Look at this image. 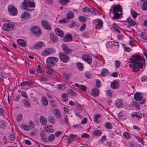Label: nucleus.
Segmentation results:
<instances>
[{
	"mask_svg": "<svg viewBox=\"0 0 147 147\" xmlns=\"http://www.w3.org/2000/svg\"><path fill=\"white\" fill-rule=\"evenodd\" d=\"M130 61L132 64L130 65V67L131 68L133 66L132 69L133 71L136 72L137 70L139 71V68L142 69L144 65V62L145 60L139 55H133L130 58Z\"/></svg>",
	"mask_w": 147,
	"mask_h": 147,
	"instance_id": "1",
	"label": "nucleus"
},
{
	"mask_svg": "<svg viewBox=\"0 0 147 147\" xmlns=\"http://www.w3.org/2000/svg\"><path fill=\"white\" fill-rule=\"evenodd\" d=\"M113 13L114 14L113 18L114 19L119 18L121 15V12L122 11L121 7L119 4L113 6Z\"/></svg>",
	"mask_w": 147,
	"mask_h": 147,
	"instance_id": "2",
	"label": "nucleus"
},
{
	"mask_svg": "<svg viewBox=\"0 0 147 147\" xmlns=\"http://www.w3.org/2000/svg\"><path fill=\"white\" fill-rule=\"evenodd\" d=\"M21 6L25 10H27L28 11H33L34 9H30L29 7H34L35 3L29 0H24L21 4Z\"/></svg>",
	"mask_w": 147,
	"mask_h": 147,
	"instance_id": "3",
	"label": "nucleus"
},
{
	"mask_svg": "<svg viewBox=\"0 0 147 147\" xmlns=\"http://www.w3.org/2000/svg\"><path fill=\"white\" fill-rule=\"evenodd\" d=\"M54 61L56 62H57L58 61V58L53 57H49L46 61L47 65H49L50 67L54 66L55 64V63Z\"/></svg>",
	"mask_w": 147,
	"mask_h": 147,
	"instance_id": "4",
	"label": "nucleus"
},
{
	"mask_svg": "<svg viewBox=\"0 0 147 147\" xmlns=\"http://www.w3.org/2000/svg\"><path fill=\"white\" fill-rule=\"evenodd\" d=\"M59 58L63 63H67L69 61L70 57L66 54L59 53Z\"/></svg>",
	"mask_w": 147,
	"mask_h": 147,
	"instance_id": "5",
	"label": "nucleus"
},
{
	"mask_svg": "<svg viewBox=\"0 0 147 147\" xmlns=\"http://www.w3.org/2000/svg\"><path fill=\"white\" fill-rule=\"evenodd\" d=\"M30 30L34 34L38 36H39L41 34L40 28L36 26L30 28Z\"/></svg>",
	"mask_w": 147,
	"mask_h": 147,
	"instance_id": "6",
	"label": "nucleus"
},
{
	"mask_svg": "<svg viewBox=\"0 0 147 147\" xmlns=\"http://www.w3.org/2000/svg\"><path fill=\"white\" fill-rule=\"evenodd\" d=\"M8 9L9 12L12 16H15L18 13V11L16 8L13 5H10L8 7Z\"/></svg>",
	"mask_w": 147,
	"mask_h": 147,
	"instance_id": "7",
	"label": "nucleus"
},
{
	"mask_svg": "<svg viewBox=\"0 0 147 147\" xmlns=\"http://www.w3.org/2000/svg\"><path fill=\"white\" fill-rule=\"evenodd\" d=\"M14 26L13 24L11 23H5L3 25V30L6 31H9L10 30L12 29Z\"/></svg>",
	"mask_w": 147,
	"mask_h": 147,
	"instance_id": "8",
	"label": "nucleus"
},
{
	"mask_svg": "<svg viewBox=\"0 0 147 147\" xmlns=\"http://www.w3.org/2000/svg\"><path fill=\"white\" fill-rule=\"evenodd\" d=\"M62 49L64 52L66 54H69L72 52V50L69 49L68 47L65 44L62 45Z\"/></svg>",
	"mask_w": 147,
	"mask_h": 147,
	"instance_id": "9",
	"label": "nucleus"
},
{
	"mask_svg": "<svg viewBox=\"0 0 147 147\" xmlns=\"http://www.w3.org/2000/svg\"><path fill=\"white\" fill-rule=\"evenodd\" d=\"M54 51L53 49L47 48L42 53L43 56H45L47 55H49L53 53Z\"/></svg>",
	"mask_w": 147,
	"mask_h": 147,
	"instance_id": "10",
	"label": "nucleus"
},
{
	"mask_svg": "<svg viewBox=\"0 0 147 147\" xmlns=\"http://www.w3.org/2000/svg\"><path fill=\"white\" fill-rule=\"evenodd\" d=\"M82 58L88 63L90 64L92 63V58L90 56L87 55H83L82 56Z\"/></svg>",
	"mask_w": 147,
	"mask_h": 147,
	"instance_id": "11",
	"label": "nucleus"
},
{
	"mask_svg": "<svg viewBox=\"0 0 147 147\" xmlns=\"http://www.w3.org/2000/svg\"><path fill=\"white\" fill-rule=\"evenodd\" d=\"M42 23L43 27L45 29L50 30H51V27L47 21H41Z\"/></svg>",
	"mask_w": 147,
	"mask_h": 147,
	"instance_id": "12",
	"label": "nucleus"
},
{
	"mask_svg": "<svg viewBox=\"0 0 147 147\" xmlns=\"http://www.w3.org/2000/svg\"><path fill=\"white\" fill-rule=\"evenodd\" d=\"M44 128L46 132L52 133L54 131V129L53 126L51 125H47L44 127Z\"/></svg>",
	"mask_w": 147,
	"mask_h": 147,
	"instance_id": "13",
	"label": "nucleus"
},
{
	"mask_svg": "<svg viewBox=\"0 0 147 147\" xmlns=\"http://www.w3.org/2000/svg\"><path fill=\"white\" fill-rule=\"evenodd\" d=\"M134 98L136 101H140L142 98V94L140 93H136L134 94Z\"/></svg>",
	"mask_w": 147,
	"mask_h": 147,
	"instance_id": "14",
	"label": "nucleus"
},
{
	"mask_svg": "<svg viewBox=\"0 0 147 147\" xmlns=\"http://www.w3.org/2000/svg\"><path fill=\"white\" fill-rule=\"evenodd\" d=\"M63 40L65 42H66L71 41L72 40V35L70 34L66 35L63 38Z\"/></svg>",
	"mask_w": 147,
	"mask_h": 147,
	"instance_id": "15",
	"label": "nucleus"
},
{
	"mask_svg": "<svg viewBox=\"0 0 147 147\" xmlns=\"http://www.w3.org/2000/svg\"><path fill=\"white\" fill-rule=\"evenodd\" d=\"M96 20L98 21V24L96 25L95 28L98 30L100 29L103 26V22L100 19H96Z\"/></svg>",
	"mask_w": 147,
	"mask_h": 147,
	"instance_id": "16",
	"label": "nucleus"
},
{
	"mask_svg": "<svg viewBox=\"0 0 147 147\" xmlns=\"http://www.w3.org/2000/svg\"><path fill=\"white\" fill-rule=\"evenodd\" d=\"M40 136L41 140L44 142H48L46 133L44 131H42L40 133Z\"/></svg>",
	"mask_w": 147,
	"mask_h": 147,
	"instance_id": "17",
	"label": "nucleus"
},
{
	"mask_svg": "<svg viewBox=\"0 0 147 147\" xmlns=\"http://www.w3.org/2000/svg\"><path fill=\"white\" fill-rule=\"evenodd\" d=\"M91 92L93 96H97L99 94V91L98 89V88H93L91 90Z\"/></svg>",
	"mask_w": 147,
	"mask_h": 147,
	"instance_id": "18",
	"label": "nucleus"
},
{
	"mask_svg": "<svg viewBox=\"0 0 147 147\" xmlns=\"http://www.w3.org/2000/svg\"><path fill=\"white\" fill-rule=\"evenodd\" d=\"M123 104V101L120 99L117 100L115 102V105L117 107L120 108L122 107Z\"/></svg>",
	"mask_w": 147,
	"mask_h": 147,
	"instance_id": "19",
	"label": "nucleus"
},
{
	"mask_svg": "<svg viewBox=\"0 0 147 147\" xmlns=\"http://www.w3.org/2000/svg\"><path fill=\"white\" fill-rule=\"evenodd\" d=\"M55 30L57 35L60 36H63L64 34V32L58 28H55Z\"/></svg>",
	"mask_w": 147,
	"mask_h": 147,
	"instance_id": "20",
	"label": "nucleus"
},
{
	"mask_svg": "<svg viewBox=\"0 0 147 147\" xmlns=\"http://www.w3.org/2000/svg\"><path fill=\"white\" fill-rule=\"evenodd\" d=\"M17 42L18 44L22 47H24L26 46V42L23 40L21 39H19L17 40Z\"/></svg>",
	"mask_w": 147,
	"mask_h": 147,
	"instance_id": "21",
	"label": "nucleus"
},
{
	"mask_svg": "<svg viewBox=\"0 0 147 147\" xmlns=\"http://www.w3.org/2000/svg\"><path fill=\"white\" fill-rule=\"evenodd\" d=\"M54 115L56 117L58 118H61V113L60 111L57 109H55L54 110Z\"/></svg>",
	"mask_w": 147,
	"mask_h": 147,
	"instance_id": "22",
	"label": "nucleus"
},
{
	"mask_svg": "<svg viewBox=\"0 0 147 147\" xmlns=\"http://www.w3.org/2000/svg\"><path fill=\"white\" fill-rule=\"evenodd\" d=\"M30 13L25 12L22 14L21 16V18L24 20H28L30 17Z\"/></svg>",
	"mask_w": 147,
	"mask_h": 147,
	"instance_id": "23",
	"label": "nucleus"
},
{
	"mask_svg": "<svg viewBox=\"0 0 147 147\" xmlns=\"http://www.w3.org/2000/svg\"><path fill=\"white\" fill-rule=\"evenodd\" d=\"M50 35L52 42H57L58 41V40L57 36L53 33H50Z\"/></svg>",
	"mask_w": 147,
	"mask_h": 147,
	"instance_id": "24",
	"label": "nucleus"
},
{
	"mask_svg": "<svg viewBox=\"0 0 147 147\" xmlns=\"http://www.w3.org/2000/svg\"><path fill=\"white\" fill-rule=\"evenodd\" d=\"M33 82L30 80L27 81H24L20 84V86H22L27 85L28 86H30L31 85L33 84Z\"/></svg>",
	"mask_w": 147,
	"mask_h": 147,
	"instance_id": "25",
	"label": "nucleus"
},
{
	"mask_svg": "<svg viewBox=\"0 0 147 147\" xmlns=\"http://www.w3.org/2000/svg\"><path fill=\"white\" fill-rule=\"evenodd\" d=\"M40 120L41 123L45 125L47 123V119L43 116L40 117Z\"/></svg>",
	"mask_w": 147,
	"mask_h": 147,
	"instance_id": "26",
	"label": "nucleus"
},
{
	"mask_svg": "<svg viewBox=\"0 0 147 147\" xmlns=\"http://www.w3.org/2000/svg\"><path fill=\"white\" fill-rule=\"evenodd\" d=\"M41 102L42 105L44 106H46L48 104V102L47 98L43 96L42 97Z\"/></svg>",
	"mask_w": 147,
	"mask_h": 147,
	"instance_id": "27",
	"label": "nucleus"
},
{
	"mask_svg": "<svg viewBox=\"0 0 147 147\" xmlns=\"http://www.w3.org/2000/svg\"><path fill=\"white\" fill-rule=\"evenodd\" d=\"M124 116V114L121 112H119L118 115L117 117H118L119 119L121 120H125L126 119V117H123Z\"/></svg>",
	"mask_w": 147,
	"mask_h": 147,
	"instance_id": "28",
	"label": "nucleus"
},
{
	"mask_svg": "<svg viewBox=\"0 0 147 147\" xmlns=\"http://www.w3.org/2000/svg\"><path fill=\"white\" fill-rule=\"evenodd\" d=\"M23 103L25 107L29 108L31 106L30 102L27 99H24L23 100Z\"/></svg>",
	"mask_w": 147,
	"mask_h": 147,
	"instance_id": "29",
	"label": "nucleus"
},
{
	"mask_svg": "<svg viewBox=\"0 0 147 147\" xmlns=\"http://www.w3.org/2000/svg\"><path fill=\"white\" fill-rule=\"evenodd\" d=\"M119 86L118 83L115 81L114 82L112 83L111 85V86L113 89H115L117 88Z\"/></svg>",
	"mask_w": 147,
	"mask_h": 147,
	"instance_id": "30",
	"label": "nucleus"
},
{
	"mask_svg": "<svg viewBox=\"0 0 147 147\" xmlns=\"http://www.w3.org/2000/svg\"><path fill=\"white\" fill-rule=\"evenodd\" d=\"M21 127L26 131H29L30 130V126L27 125H25L22 124L20 125Z\"/></svg>",
	"mask_w": 147,
	"mask_h": 147,
	"instance_id": "31",
	"label": "nucleus"
},
{
	"mask_svg": "<svg viewBox=\"0 0 147 147\" xmlns=\"http://www.w3.org/2000/svg\"><path fill=\"white\" fill-rule=\"evenodd\" d=\"M102 133V132L100 130L96 129L93 131V134L95 136H99L101 135Z\"/></svg>",
	"mask_w": 147,
	"mask_h": 147,
	"instance_id": "32",
	"label": "nucleus"
},
{
	"mask_svg": "<svg viewBox=\"0 0 147 147\" xmlns=\"http://www.w3.org/2000/svg\"><path fill=\"white\" fill-rule=\"evenodd\" d=\"M131 117H136L137 118H138L139 119H141L142 117V115L141 113H133L132 114H131Z\"/></svg>",
	"mask_w": 147,
	"mask_h": 147,
	"instance_id": "33",
	"label": "nucleus"
},
{
	"mask_svg": "<svg viewBox=\"0 0 147 147\" xmlns=\"http://www.w3.org/2000/svg\"><path fill=\"white\" fill-rule=\"evenodd\" d=\"M66 19H72L74 17V14L71 12H69L66 14Z\"/></svg>",
	"mask_w": 147,
	"mask_h": 147,
	"instance_id": "34",
	"label": "nucleus"
},
{
	"mask_svg": "<svg viewBox=\"0 0 147 147\" xmlns=\"http://www.w3.org/2000/svg\"><path fill=\"white\" fill-rule=\"evenodd\" d=\"M49 121L52 124H54L55 123V118L53 116H50L48 118Z\"/></svg>",
	"mask_w": 147,
	"mask_h": 147,
	"instance_id": "35",
	"label": "nucleus"
},
{
	"mask_svg": "<svg viewBox=\"0 0 147 147\" xmlns=\"http://www.w3.org/2000/svg\"><path fill=\"white\" fill-rule=\"evenodd\" d=\"M109 72L108 70L106 68H104L102 69L101 73V75L105 76L109 74Z\"/></svg>",
	"mask_w": 147,
	"mask_h": 147,
	"instance_id": "36",
	"label": "nucleus"
},
{
	"mask_svg": "<svg viewBox=\"0 0 147 147\" xmlns=\"http://www.w3.org/2000/svg\"><path fill=\"white\" fill-rule=\"evenodd\" d=\"M15 137L13 133L9 134L8 136V140L11 141H13L15 140Z\"/></svg>",
	"mask_w": 147,
	"mask_h": 147,
	"instance_id": "37",
	"label": "nucleus"
},
{
	"mask_svg": "<svg viewBox=\"0 0 147 147\" xmlns=\"http://www.w3.org/2000/svg\"><path fill=\"white\" fill-rule=\"evenodd\" d=\"M43 44V43L42 42L37 43L34 45V47L36 49L40 48L42 46Z\"/></svg>",
	"mask_w": 147,
	"mask_h": 147,
	"instance_id": "38",
	"label": "nucleus"
},
{
	"mask_svg": "<svg viewBox=\"0 0 147 147\" xmlns=\"http://www.w3.org/2000/svg\"><path fill=\"white\" fill-rule=\"evenodd\" d=\"M101 116V115L99 114H96L94 115V121L96 123H98L99 122L98 121V119Z\"/></svg>",
	"mask_w": 147,
	"mask_h": 147,
	"instance_id": "39",
	"label": "nucleus"
},
{
	"mask_svg": "<svg viewBox=\"0 0 147 147\" xmlns=\"http://www.w3.org/2000/svg\"><path fill=\"white\" fill-rule=\"evenodd\" d=\"M78 68L80 71H82L84 69L83 65V64L80 63H78L77 64Z\"/></svg>",
	"mask_w": 147,
	"mask_h": 147,
	"instance_id": "40",
	"label": "nucleus"
},
{
	"mask_svg": "<svg viewBox=\"0 0 147 147\" xmlns=\"http://www.w3.org/2000/svg\"><path fill=\"white\" fill-rule=\"evenodd\" d=\"M55 136L54 134H51L48 137V140L49 142H52L55 138Z\"/></svg>",
	"mask_w": 147,
	"mask_h": 147,
	"instance_id": "41",
	"label": "nucleus"
},
{
	"mask_svg": "<svg viewBox=\"0 0 147 147\" xmlns=\"http://www.w3.org/2000/svg\"><path fill=\"white\" fill-rule=\"evenodd\" d=\"M122 45L125 51L129 52L131 51V49L128 47L126 46V45L124 44H122Z\"/></svg>",
	"mask_w": 147,
	"mask_h": 147,
	"instance_id": "42",
	"label": "nucleus"
},
{
	"mask_svg": "<svg viewBox=\"0 0 147 147\" xmlns=\"http://www.w3.org/2000/svg\"><path fill=\"white\" fill-rule=\"evenodd\" d=\"M142 8V10L144 11H145L147 9V0L143 3Z\"/></svg>",
	"mask_w": 147,
	"mask_h": 147,
	"instance_id": "43",
	"label": "nucleus"
},
{
	"mask_svg": "<svg viewBox=\"0 0 147 147\" xmlns=\"http://www.w3.org/2000/svg\"><path fill=\"white\" fill-rule=\"evenodd\" d=\"M79 89L80 90H82L84 91H86V86L84 85L80 84Z\"/></svg>",
	"mask_w": 147,
	"mask_h": 147,
	"instance_id": "44",
	"label": "nucleus"
},
{
	"mask_svg": "<svg viewBox=\"0 0 147 147\" xmlns=\"http://www.w3.org/2000/svg\"><path fill=\"white\" fill-rule=\"evenodd\" d=\"M68 93L69 95L74 96H76L77 95V93L74 92L72 90H69Z\"/></svg>",
	"mask_w": 147,
	"mask_h": 147,
	"instance_id": "45",
	"label": "nucleus"
},
{
	"mask_svg": "<svg viewBox=\"0 0 147 147\" xmlns=\"http://www.w3.org/2000/svg\"><path fill=\"white\" fill-rule=\"evenodd\" d=\"M140 36L143 39L147 40V34H146L142 32L141 33Z\"/></svg>",
	"mask_w": 147,
	"mask_h": 147,
	"instance_id": "46",
	"label": "nucleus"
},
{
	"mask_svg": "<svg viewBox=\"0 0 147 147\" xmlns=\"http://www.w3.org/2000/svg\"><path fill=\"white\" fill-rule=\"evenodd\" d=\"M123 136L126 138L129 139L131 138L130 135L129 133L126 132L124 133Z\"/></svg>",
	"mask_w": 147,
	"mask_h": 147,
	"instance_id": "47",
	"label": "nucleus"
},
{
	"mask_svg": "<svg viewBox=\"0 0 147 147\" xmlns=\"http://www.w3.org/2000/svg\"><path fill=\"white\" fill-rule=\"evenodd\" d=\"M105 127L108 129H111L112 128L111 124L108 122H107L105 124Z\"/></svg>",
	"mask_w": 147,
	"mask_h": 147,
	"instance_id": "48",
	"label": "nucleus"
},
{
	"mask_svg": "<svg viewBox=\"0 0 147 147\" xmlns=\"http://www.w3.org/2000/svg\"><path fill=\"white\" fill-rule=\"evenodd\" d=\"M107 96L111 98L112 97V92L111 90H109L106 91Z\"/></svg>",
	"mask_w": 147,
	"mask_h": 147,
	"instance_id": "49",
	"label": "nucleus"
},
{
	"mask_svg": "<svg viewBox=\"0 0 147 147\" xmlns=\"http://www.w3.org/2000/svg\"><path fill=\"white\" fill-rule=\"evenodd\" d=\"M131 13L132 15L133 18L134 19L136 18L137 16V13L133 10L131 11Z\"/></svg>",
	"mask_w": 147,
	"mask_h": 147,
	"instance_id": "50",
	"label": "nucleus"
},
{
	"mask_svg": "<svg viewBox=\"0 0 147 147\" xmlns=\"http://www.w3.org/2000/svg\"><path fill=\"white\" fill-rule=\"evenodd\" d=\"M54 100H51L49 101L50 105L53 107H56V105L54 103Z\"/></svg>",
	"mask_w": 147,
	"mask_h": 147,
	"instance_id": "51",
	"label": "nucleus"
},
{
	"mask_svg": "<svg viewBox=\"0 0 147 147\" xmlns=\"http://www.w3.org/2000/svg\"><path fill=\"white\" fill-rule=\"evenodd\" d=\"M133 105L136 108L138 109H140V107L138 103H137L136 102H133Z\"/></svg>",
	"mask_w": 147,
	"mask_h": 147,
	"instance_id": "52",
	"label": "nucleus"
},
{
	"mask_svg": "<svg viewBox=\"0 0 147 147\" xmlns=\"http://www.w3.org/2000/svg\"><path fill=\"white\" fill-rule=\"evenodd\" d=\"M37 72L40 73H43V71L42 70V69L40 67V64L38 65V67L37 69Z\"/></svg>",
	"mask_w": 147,
	"mask_h": 147,
	"instance_id": "53",
	"label": "nucleus"
},
{
	"mask_svg": "<svg viewBox=\"0 0 147 147\" xmlns=\"http://www.w3.org/2000/svg\"><path fill=\"white\" fill-rule=\"evenodd\" d=\"M5 126V122L3 121H0V126L1 128H4Z\"/></svg>",
	"mask_w": 147,
	"mask_h": 147,
	"instance_id": "54",
	"label": "nucleus"
},
{
	"mask_svg": "<svg viewBox=\"0 0 147 147\" xmlns=\"http://www.w3.org/2000/svg\"><path fill=\"white\" fill-rule=\"evenodd\" d=\"M81 137H82V138H89L90 136L88 134L86 133H84L81 136Z\"/></svg>",
	"mask_w": 147,
	"mask_h": 147,
	"instance_id": "55",
	"label": "nucleus"
},
{
	"mask_svg": "<svg viewBox=\"0 0 147 147\" xmlns=\"http://www.w3.org/2000/svg\"><path fill=\"white\" fill-rule=\"evenodd\" d=\"M22 114H20L18 115L17 118V121L18 122H20L22 119Z\"/></svg>",
	"mask_w": 147,
	"mask_h": 147,
	"instance_id": "56",
	"label": "nucleus"
},
{
	"mask_svg": "<svg viewBox=\"0 0 147 147\" xmlns=\"http://www.w3.org/2000/svg\"><path fill=\"white\" fill-rule=\"evenodd\" d=\"M106 136H103L101 139H100V142L101 143H103L106 140Z\"/></svg>",
	"mask_w": 147,
	"mask_h": 147,
	"instance_id": "57",
	"label": "nucleus"
},
{
	"mask_svg": "<svg viewBox=\"0 0 147 147\" xmlns=\"http://www.w3.org/2000/svg\"><path fill=\"white\" fill-rule=\"evenodd\" d=\"M85 75L86 78L88 79L92 77V75L90 74L88 72H87L85 73Z\"/></svg>",
	"mask_w": 147,
	"mask_h": 147,
	"instance_id": "58",
	"label": "nucleus"
},
{
	"mask_svg": "<svg viewBox=\"0 0 147 147\" xmlns=\"http://www.w3.org/2000/svg\"><path fill=\"white\" fill-rule=\"evenodd\" d=\"M68 22V20L66 18L59 20V22L61 23H66Z\"/></svg>",
	"mask_w": 147,
	"mask_h": 147,
	"instance_id": "59",
	"label": "nucleus"
},
{
	"mask_svg": "<svg viewBox=\"0 0 147 147\" xmlns=\"http://www.w3.org/2000/svg\"><path fill=\"white\" fill-rule=\"evenodd\" d=\"M79 19L80 21L83 22H85L86 21V19L82 16H80L79 17Z\"/></svg>",
	"mask_w": 147,
	"mask_h": 147,
	"instance_id": "60",
	"label": "nucleus"
},
{
	"mask_svg": "<svg viewBox=\"0 0 147 147\" xmlns=\"http://www.w3.org/2000/svg\"><path fill=\"white\" fill-rule=\"evenodd\" d=\"M39 80L41 82L46 81L48 80V79L44 77L41 76Z\"/></svg>",
	"mask_w": 147,
	"mask_h": 147,
	"instance_id": "61",
	"label": "nucleus"
},
{
	"mask_svg": "<svg viewBox=\"0 0 147 147\" xmlns=\"http://www.w3.org/2000/svg\"><path fill=\"white\" fill-rule=\"evenodd\" d=\"M96 86L98 87H100L101 85V82L99 80H96Z\"/></svg>",
	"mask_w": 147,
	"mask_h": 147,
	"instance_id": "62",
	"label": "nucleus"
},
{
	"mask_svg": "<svg viewBox=\"0 0 147 147\" xmlns=\"http://www.w3.org/2000/svg\"><path fill=\"white\" fill-rule=\"evenodd\" d=\"M87 118L86 117H84L83 119L81 121V123L82 124H85L87 123Z\"/></svg>",
	"mask_w": 147,
	"mask_h": 147,
	"instance_id": "63",
	"label": "nucleus"
},
{
	"mask_svg": "<svg viewBox=\"0 0 147 147\" xmlns=\"http://www.w3.org/2000/svg\"><path fill=\"white\" fill-rule=\"evenodd\" d=\"M141 80L143 82L147 81V77L146 76H144L141 78Z\"/></svg>",
	"mask_w": 147,
	"mask_h": 147,
	"instance_id": "64",
	"label": "nucleus"
}]
</instances>
